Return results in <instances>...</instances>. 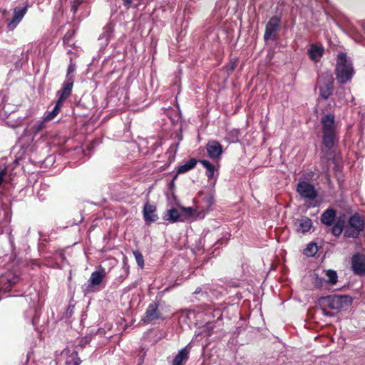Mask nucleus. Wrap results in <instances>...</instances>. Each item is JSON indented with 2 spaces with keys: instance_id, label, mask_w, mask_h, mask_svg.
Masks as SVG:
<instances>
[{
  "instance_id": "obj_9",
  "label": "nucleus",
  "mask_w": 365,
  "mask_h": 365,
  "mask_svg": "<svg viewBox=\"0 0 365 365\" xmlns=\"http://www.w3.org/2000/svg\"><path fill=\"white\" fill-rule=\"evenodd\" d=\"M351 269L357 275L365 274V255L359 253L355 254L351 258Z\"/></svg>"
},
{
  "instance_id": "obj_40",
  "label": "nucleus",
  "mask_w": 365,
  "mask_h": 365,
  "mask_svg": "<svg viewBox=\"0 0 365 365\" xmlns=\"http://www.w3.org/2000/svg\"><path fill=\"white\" fill-rule=\"evenodd\" d=\"M67 53L68 54H71V53H73V52L71 51V50H69V51H68Z\"/></svg>"
},
{
  "instance_id": "obj_10",
  "label": "nucleus",
  "mask_w": 365,
  "mask_h": 365,
  "mask_svg": "<svg viewBox=\"0 0 365 365\" xmlns=\"http://www.w3.org/2000/svg\"><path fill=\"white\" fill-rule=\"evenodd\" d=\"M294 226L298 233L304 234L312 228V222L308 217L302 216L294 220Z\"/></svg>"
},
{
  "instance_id": "obj_11",
  "label": "nucleus",
  "mask_w": 365,
  "mask_h": 365,
  "mask_svg": "<svg viewBox=\"0 0 365 365\" xmlns=\"http://www.w3.org/2000/svg\"><path fill=\"white\" fill-rule=\"evenodd\" d=\"M74 79H66L62 88L57 92L58 101L64 103L65 101L71 95Z\"/></svg>"
},
{
  "instance_id": "obj_35",
  "label": "nucleus",
  "mask_w": 365,
  "mask_h": 365,
  "mask_svg": "<svg viewBox=\"0 0 365 365\" xmlns=\"http://www.w3.org/2000/svg\"><path fill=\"white\" fill-rule=\"evenodd\" d=\"M90 341H91V336H85L83 338H81L79 341V346L83 347L86 344H89Z\"/></svg>"
},
{
  "instance_id": "obj_6",
  "label": "nucleus",
  "mask_w": 365,
  "mask_h": 365,
  "mask_svg": "<svg viewBox=\"0 0 365 365\" xmlns=\"http://www.w3.org/2000/svg\"><path fill=\"white\" fill-rule=\"evenodd\" d=\"M333 76L330 72L323 73L318 79V86L320 96L323 98H328L332 93Z\"/></svg>"
},
{
  "instance_id": "obj_39",
  "label": "nucleus",
  "mask_w": 365,
  "mask_h": 365,
  "mask_svg": "<svg viewBox=\"0 0 365 365\" xmlns=\"http://www.w3.org/2000/svg\"><path fill=\"white\" fill-rule=\"evenodd\" d=\"M125 4H130L132 2V0H123Z\"/></svg>"
},
{
  "instance_id": "obj_5",
  "label": "nucleus",
  "mask_w": 365,
  "mask_h": 365,
  "mask_svg": "<svg viewBox=\"0 0 365 365\" xmlns=\"http://www.w3.org/2000/svg\"><path fill=\"white\" fill-rule=\"evenodd\" d=\"M106 272L103 268H99L98 270L93 272L90 279L88 281V284L83 287V292L84 294L97 291L98 287L103 282L106 277Z\"/></svg>"
},
{
  "instance_id": "obj_31",
  "label": "nucleus",
  "mask_w": 365,
  "mask_h": 365,
  "mask_svg": "<svg viewBox=\"0 0 365 365\" xmlns=\"http://www.w3.org/2000/svg\"><path fill=\"white\" fill-rule=\"evenodd\" d=\"M76 63L74 62L73 58L72 57H71L69 59V64H68V68H67V73H66V79H67V80L74 79V78L71 75V73H73L76 71Z\"/></svg>"
},
{
  "instance_id": "obj_24",
  "label": "nucleus",
  "mask_w": 365,
  "mask_h": 365,
  "mask_svg": "<svg viewBox=\"0 0 365 365\" xmlns=\"http://www.w3.org/2000/svg\"><path fill=\"white\" fill-rule=\"evenodd\" d=\"M180 214L178 210L175 208H172L167 211L166 214L164 216V220L175 222L180 219Z\"/></svg>"
},
{
  "instance_id": "obj_1",
  "label": "nucleus",
  "mask_w": 365,
  "mask_h": 365,
  "mask_svg": "<svg viewBox=\"0 0 365 365\" xmlns=\"http://www.w3.org/2000/svg\"><path fill=\"white\" fill-rule=\"evenodd\" d=\"M352 299L350 297L344 296H328L319 299L318 304L321 307L324 314L331 316L328 309L339 311L344 307L351 305Z\"/></svg>"
},
{
  "instance_id": "obj_33",
  "label": "nucleus",
  "mask_w": 365,
  "mask_h": 365,
  "mask_svg": "<svg viewBox=\"0 0 365 365\" xmlns=\"http://www.w3.org/2000/svg\"><path fill=\"white\" fill-rule=\"evenodd\" d=\"M133 255L135 258L136 262L139 267L141 268L143 267L144 265V259L142 254L139 252L138 251H134Z\"/></svg>"
},
{
  "instance_id": "obj_27",
  "label": "nucleus",
  "mask_w": 365,
  "mask_h": 365,
  "mask_svg": "<svg viewBox=\"0 0 365 365\" xmlns=\"http://www.w3.org/2000/svg\"><path fill=\"white\" fill-rule=\"evenodd\" d=\"M47 122H48V120H46V118L44 117L42 120L35 123L31 128L32 133L34 135L39 133L41 130L46 128Z\"/></svg>"
},
{
  "instance_id": "obj_2",
  "label": "nucleus",
  "mask_w": 365,
  "mask_h": 365,
  "mask_svg": "<svg viewBox=\"0 0 365 365\" xmlns=\"http://www.w3.org/2000/svg\"><path fill=\"white\" fill-rule=\"evenodd\" d=\"M336 75V79L340 83H346L351 80L354 75L352 63L344 53H340L337 56Z\"/></svg>"
},
{
  "instance_id": "obj_15",
  "label": "nucleus",
  "mask_w": 365,
  "mask_h": 365,
  "mask_svg": "<svg viewBox=\"0 0 365 365\" xmlns=\"http://www.w3.org/2000/svg\"><path fill=\"white\" fill-rule=\"evenodd\" d=\"M322 275L324 276V278L326 284L327 288L329 286H334L338 282V275L336 271L333 269H324L322 272Z\"/></svg>"
},
{
  "instance_id": "obj_29",
  "label": "nucleus",
  "mask_w": 365,
  "mask_h": 365,
  "mask_svg": "<svg viewBox=\"0 0 365 365\" xmlns=\"http://www.w3.org/2000/svg\"><path fill=\"white\" fill-rule=\"evenodd\" d=\"M200 163L203 165V167L206 169V175L208 178H212L215 174V167L212 164H211L207 160H202L200 161Z\"/></svg>"
},
{
  "instance_id": "obj_19",
  "label": "nucleus",
  "mask_w": 365,
  "mask_h": 365,
  "mask_svg": "<svg viewBox=\"0 0 365 365\" xmlns=\"http://www.w3.org/2000/svg\"><path fill=\"white\" fill-rule=\"evenodd\" d=\"M317 270L310 275L312 284L315 289L327 288L324 276Z\"/></svg>"
},
{
  "instance_id": "obj_36",
  "label": "nucleus",
  "mask_w": 365,
  "mask_h": 365,
  "mask_svg": "<svg viewBox=\"0 0 365 365\" xmlns=\"http://www.w3.org/2000/svg\"><path fill=\"white\" fill-rule=\"evenodd\" d=\"M122 270H123V272H122V274H120V278L123 279V278H125V277L128 275V272H129L128 267L125 264H123V268H122Z\"/></svg>"
},
{
  "instance_id": "obj_18",
  "label": "nucleus",
  "mask_w": 365,
  "mask_h": 365,
  "mask_svg": "<svg viewBox=\"0 0 365 365\" xmlns=\"http://www.w3.org/2000/svg\"><path fill=\"white\" fill-rule=\"evenodd\" d=\"M309 58L314 61H319L324 53V48L322 46L312 44L308 50Z\"/></svg>"
},
{
  "instance_id": "obj_30",
  "label": "nucleus",
  "mask_w": 365,
  "mask_h": 365,
  "mask_svg": "<svg viewBox=\"0 0 365 365\" xmlns=\"http://www.w3.org/2000/svg\"><path fill=\"white\" fill-rule=\"evenodd\" d=\"M114 26L112 22H109L103 29V32L101 34V38H106V41L111 38L113 32Z\"/></svg>"
},
{
  "instance_id": "obj_37",
  "label": "nucleus",
  "mask_w": 365,
  "mask_h": 365,
  "mask_svg": "<svg viewBox=\"0 0 365 365\" xmlns=\"http://www.w3.org/2000/svg\"><path fill=\"white\" fill-rule=\"evenodd\" d=\"M204 200L206 202L207 206H210L213 202L212 197L211 195L206 197Z\"/></svg>"
},
{
  "instance_id": "obj_25",
  "label": "nucleus",
  "mask_w": 365,
  "mask_h": 365,
  "mask_svg": "<svg viewBox=\"0 0 365 365\" xmlns=\"http://www.w3.org/2000/svg\"><path fill=\"white\" fill-rule=\"evenodd\" d=\"M76 34V31L73 29H69L66 31L65 34L63 38V43L64 45L73 47L75 46V41H74V36Z\"/></svg>"
},
{
  "instance_id": "obj_4",
  "label": "nucleus",
  "mask_w": 365,
  "mask_h": 365,
  "mask_svg": "<svg viewBox=\"0 0 365 365\" xmlns=\"http://www.w3.org/2000/svg\"><path fill=\"white\" fill-rule=\"evenodd\" d=\"M364 220L359 214L353 215L349 220L345 228L344 235L348 237H357L359 232L364 230Z\"/></svg>"
},
{
  "instance_id": "obj_16",
  "label": "nucleus",
  "mask_w": 365,
  "mask_h": 365,
  "mask_svg": "<svg viewBox=\"0 0 365 365\" xmlns=\"http://www.w3.org/2000/svg\"><path fill=\"white\" fill-rule=\"evenodd\" d=\"M63 352L66 355L65 365H80L82 362L78 351H71L68 349H65Z\"/></svg>"
},
{
  "instance_id": "obj_23",
  "label": "nucleus",
  "mask_w": 365,
  "mask_h": 365,
  "mask_svg": "<svg viewBox=\"0 0 365 365\" xmlns=\"http://www.w3.org/2000/svg\"><path fill=\"white\" fill-rule=\"evenodd\" d=\"M345 224L344 216H340L338 217L336 224L332 227L331 232L335 236H339L341 234Z\"/></svg>"
},
{
  "instance_id": "obj_22",
  "label": "nucleus",
  "mask_w": 365,
  "mask_h": 365,
  "mask_svg": "<svg viewBox=\"0 0 365 365\" xmlns=\"http://www.w3.org/2000/svg\"><path fill=\"white\" fill-rule=\"evenodd\" d=\"M188 354L187 348L182 349L173 359V365H182L187 360Z\"/></svg>"
},
{
  "instance_id": "obj_3",
  "label": "nucleus",
  "mask_w": 365,
  "mask_h": 365,
  "mask_svg": "<svg viewBox=\"0 0 365 365\" xmlns=\"http://www.w3.org/2000/svg\"><path fill=\"white\" fill-rule=\"evenodd\" d=\"M323 142L326 147L330 148L334 146L336 141V125L334 122V116L328 114L322 118Z\"/></svg>"
},
{
  "instance_id": "obj_14",
  "label": "nucleus",
  "mask_w": 365,
  "mask_h": 365,
  "mask_svg": "<svg viewBox=\"0 0 365 365\" xmlns=\"http://www.w3.org/2000/svg\"><path fill=\"white\" fill-rule=\"evenodd\" d=\"M143 216L146 222L150 223L156 221L158 218L156 214V206L150 202H147L144 205Z\"/></svg>"
},
{
  "instance_id": "obj_8",
  "label": "nucleus",
  "mask_w": 365,
  "mask_h": 365,
  "mask_svg": "<svg viewBox=\"0 0 365 365\" xmlns=\"http://www.w3.org/2000/svg\"><path fill=\"white\" fill-rule=\"evenodd\" d=\"M298 193L304 198L313 200L317 197V191L314 187L307 182L300 181L297 187Z\"/></svg>"
},
{
  "instance_id": "obj_28",
  "label": "nucleus",
  "mask_w": 365,
  "mask_h": 365,
  "mask_svg": "<svg viewBox=\"0 0 365 365\" xmlns=\"http://www.w3.org/2000/svg\"><path fill=\"white\" fill-rule=\"evenodd\" d=\"M63 103L57 101L56 106L53 108V110L51 112H48V114L45 116L46 120H51L53 119L60 112V110L61 107L63 106Z\"/></svg>"
},
{
  "instance_id": "obj_21",
  "label": "nucleus",
  "mask_w": 365,
  "mask_h": 365,
  "mask_svg": "<svg viewBox=\"0 0 365 365\" xmlns=\"http://www.w3.org/2000/svg\"><path fill=\"white\" fill-rule=\"evenodd\" d=\"M160 317L159 313L158 312L157 306L155 304H151L149 305L145 317V322H150L155 319H157Z\"/></svg>"
},
{
  "instance_id": "obj_12",
  "label": "nucleus",
  "mask_w": 365,
  "mask_h": 365,
  "mask_svg": "<svg viewBox=\"0 0 365 365\" xmlns=\"http://www.w3.org/2000/svg\"><path fill=\"white\" fill-rule=\"evenodd\" d=\"M17 282V277L11 274L1 275L0 277V292H9Z\"/></svg>"
},
{
  "instance_id": "obj_17",
  "label": "nucleus",
  "mask_w": 365,
  "mask_h": 365,
  "mask_svg": "<svg viewBox=\"0 0 365 365\" xmlns=\"http://www.w3.org/2000/svg\"><path fill=\"white\" fill-rule=\"evenodd\" d=\"M29 6V5L26 2V5L24 7H16L14 9L13 19L10 22L9 25L12 24H19L21 21L24 15L26 14Z\"/></svg>"
},
{
  "instance_id": "obj_34",
  "label": "nucleus",
  "mask_w": 365,
  "mask_h": 365,
  "mask_svg": "<svg viewBox=\"0 0 365 365\" xmlns=\"http://www.w3.org/2000/svg\"><path fill=\"white\" fill-rule=\"evenodd\" d=\"M83 2V0H74L73 4H72V6H71V11L75 14L77 10H78V6L82 4Z\"/></svg>"
},
{
  "instance_id": "obj_38",
  "label": "nucleus",
  "mask_w": 365,
  "mask_h": 365,
  "mask_svg": "<svg viewBox=\"0 0 365 365\" xmlns=\"http://www.w3.org/2000/svg\"><path fill=\"white\" fill-rule=\"evenodd\" d=\"M182 211L185 212L187 215H192V209L191 207L182 208Z\"/></svg>"
},
{
  "instance_id": "obj_20",
  "label": "nucleus",
  "mask_w": 365,
  "mask_h": 365,
  "mask_svg": "<svg viewBox=\"0 0 365 365\" xmlns=\"http://www.w3.org/2000/svg\"><path fill=\"white\" fill-rule=\"evenodd\" d=\"M336 219V211L332 208L326 210L321 216V221L323 224L331 226Z\"/></svg>"
},
{
  "instance_id": "obj_32",
  "label": "nucleus",
  "mask_w": 365,
  "mask_h": 365,
  "mask_svg": "<svg viewBox=\"0 0 365 365\" xmlns=\"http://www.w3.org/2000/svg\"><path fill=\"white\" fill-rule=\"evenodd\" d=\"M317 252V246L316 244L311 243L308 245L305 249V255L307 256H313Z\"/></svg>"
},
{
  "instance_id": "obj_26",
  "label": "nucleus",
  "mask_w": 365,
  "mask_h": 365,
  "mask_svg": "<svg viewBox=\"0 0 365 365\" xmlns=\"http://www.w3.org/2000/svg\"><path fill=\"white\" fill-rule=\"evenodd\" d=\"M197 164V160L194 158L190 159V160L187 161L185 164L180 165L178 168V173H186L193 168Z\"/></svg>"
},
{
  "instance_id": "obj_13",
  "label": "nucleus",
  "mask_w": 365,
  "mask_h": 365,
  "mask_svg": "<svg viewBox=\"0 0 365 365\" xmlns=\"http://www.w3.org/2000/svg\"><path fill=\"white\" fill-rule=\"evenodd\" d=\"M206 150L209 157L212 159H218L222 153L221 144L215 140L208 142Z\"/></svg>"
},
{
  "instance_id": "obj_7",
  "label": "nucleus",
  "mask_w": 365,
  "mask_h": 365,
  "mask_svg": "<svg viewBox=\"0 0 365 365\" xmlns=\"http://www.w3.org/2000/svg\"><path fill=\"white\" fill-rule=\"evenodd\" d=\"M280 20L277 17H272L269 19L266 26L264 38L265 41L274 40L279 28Z\"/></svg>"
}]
</instances>
